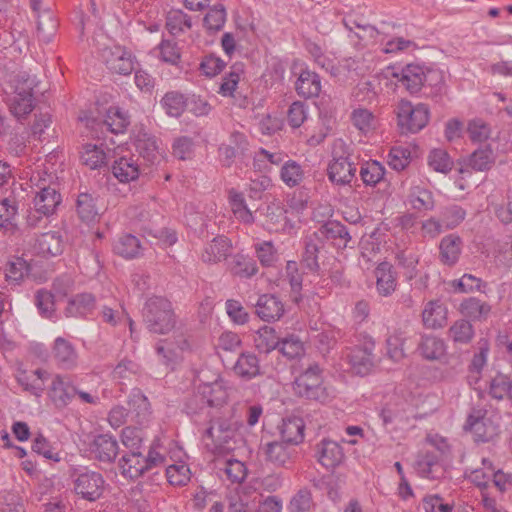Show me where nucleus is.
<instances>
[{"label":"nucleus","mask_w":512,"mask_h":512,"mask_svg":"<svg viewBox=\"0 0 512 512\" xmlns=\"http://www.w3.org/2000/svg\"><path fill=\"white\" fill-rule=\"evenodd\" d=\"M143 320L147 329L155 334H167L176 322L171 303L162 297L150 298L145 303Z\"/></svg>","instance_id":"nucleus-1"},{"label":"nucleus","mask_w":512,"mask_h":512,"mask_svg":"<svg viewBox=\"0 0 512 512\" xmlns=\"http://www.w3.org/2000/svg\"><path fill=\"white\" fill-rule=\"evenodd\" d=\"M409 404L405 399L399 396H392L382 407L380 418L385 427L407 423L409 417L407 415Z\"/></svg>","instance_id":"nucleus-12"},{"label":"nucleus","mask_w":512,"mask_h":512,"mask_svg":"<svg viewBox=\"0 0 512 512\" xmlns=\"http://www.w3.org/2000/svg\"><path fill=\"white\" fill-rule=\"evenodd\" d=\"M355 173V164L346 156L333 157L327 168L328 179L336 185L350 184Z\"/></svg>","instance_id":"nucleus-13"},{"label":"nucleus","mask_w":512,"mask_h":512,"mask_svg":"<svg viewBox=\"0 0 512 512\" xmlns=\"http://www.w3.org/2000/svg\"><path fill=\"white\" fill-rule=\"evenodd\" d=\"M374 344L355 347L348 355L353 371L358 375H367L374 366Z\"/></svg>","instance_id":"nucleus-18"},{"label":"nucleus","mask_w":512,"mask_h":512,"mask_svg":"<svg viewBox=\"0 0 512 512\" xmlns=\"http://www.w3.org/2000/svg\"><path fill=\"white\" fill-rule=\"evenodd\" d=\"M449 334L455 342L468 343L474 336V329L469 320L460 319L450 327Z\"/></svg>","instance_id":"nucleus-57"},{"label":"nucleus","mask_w":512,"mask_h":512,"mask_svg":"<svg viewBox=\"0 0 512 512\" xmlns=\"http://www.w3.org/2000/svg\"><path fill=\"white\" fill-rule=\"evenodd\" d=\"M104 478L95 471L77 473L74 479V490L77 495L88 501H96L104 491Z\"/></svg>","instance_id":"nucleus-9"},{"label":"nucleus","mask_w":512,"mask_h":512,"mask_svg":"<svg viewBox=\"0 0 512 512\" xmlns=\"http://www.w3.org/2000/svg\"><path fill=\"white\" fill-rule=\"evenodd\" d=\"M446 308L438 302H429L422 312L423 323L428 328L442 327L446 320Z\"/></svg>","instance_id":"nucleus-44"},{"label":"nucleus","mask_w":512,"mask_h":512,"mask_svg":"<svg viewBox=\"0 0 512 512\" xmlns=\"http://www.w3.org/2000/svg\"><path fill=\"white\" fill-rule=\"evenodd\" d=\"M229 268L233 275L241 278H250L258 271L256 262L242 254H237L232 258Z\"/></svg>","instance_id":"nucleus-45"},{"label":"nucleus","mask_w":512,"mask_h":512,"mask_svg":"<svg viewBox=\"0 0 512 512\" xmlns=\"http://www.w3.org/2000/svg\"><path fill=\"white\" fill-rule=\"evenodd\" d=\"M192 23L190 17L182 10H171L167 14L166 27L168 31L177 35L183 32L184 28H191Z\"/></svg>","instance_id":"nucleus-52"},{"label":"nucleus","mask_w":512,"mask_h":512,"mask_svg":"<svg viewBox=\"0 0 512 512\" xmlns=\"http://www.w3.org/2000/svg\"><path fill=\"white\" fill-rule=\"evenodd\" d=\"M408 201L412 208L418 211L432 210L435 205L432 192L419 185L410 188Z\"/></svg>","instance_id":"nucleus-38"},{"label":"nucleus","mask_w":512,"mask_h":512,"mask_svg":"<svg viewBox=\"0 0 512 512\" xmlns=\"http://www.w3.org/2000/svg\"><path fill=\"white\" fill-rule=\"evenodd\" d=\"M339 68L347 72L349 76H364L372 69V60L367 59L365 56L349 57L343 59Z\"/></svg>","instance_id":"nucleus-46"},{"label":"nucleus","mask_w":512,"mask_h":512,"mask_svg":"<svg viewBox=\"0 0 512 512\" xmlns=\"http://www.w3.org/2000/svg\"><path fill=\"white\" fill-rule=\"evenodd\" d=\"M279 341L280 338L276 335L275 329L268 326L259 329L254 338L256 349L265 354H268L272 350L278 348Z\"/></svg>","instance_id":"nucleus-42"},{"label":"nucleus","mask_w":512,"mask_h":512,"mask_svg":"<svg viewBox=\"0 0 512 512\" xmlns=\"http://www.w3.org/2000/svg\"><path fill=\"white\" fill-rule=\"evenodd\" d=\"M228 397L227 389L224 381L216 379L211 383H203L198 386L197 393L188 398L186 402L187 412L190 414L197 413V407H193V401H200L207 404L208 407L220 406L226 402Z\"/></svg>","instance_id":"nucleus-7"},{"label":"nucleus","mask_w":512,"mask_h":512,"mask_svg":"<svg viewBox=\"0 0 512 512\" xmlns=\"http://www.w3.org/2000/svg\"><path fill=\"white\" fill-rule=\"evenodd\" d=\"M385 174L384 167L377 161L367 162L360 169V176L364 184L375 186Z\"/></svg>","instance_id":"nucleus-54"},{"label":"nucleus","mask_w":512,"mask_h":512,"mask_svg":"<svg viewBox=\"0 0 512 512\" xmlns=\"http://www.w3.org/2000/svg\"><path fill=\"white\" fill-rule=\"evenodd\" d=\"M494 163L493 151L489 146L477 149L469 158V166L476 171L489 170Z\"/></svg>","instance_id":"nucleus-51"},{"label":"nucleus","mask_w":512,"mask_h":512,"mask_svg":"<svg viewBox=\"0 0 512 512\" xmlns=\"http://www.w3.org/2000/svg\"><path fill=\"white\" fill-rule=\"evenodd\" d=\"M462 239L455 234L443 237L439 244V259L444 265L453 266L459 260L462 251Z\"/></svg>","instance_id":"nucleus-23"},{"label":"nucleus","mask_w":512,"mask_h":512,"mask_svg":"<svg viewBox=\"0 0 512 512\" xmlns=\"http://www.w3.org/2000/svg\"><path fill=\"white\" fill-rule=\"evenodd\" d=\"M60 202V194L50 187H42L35 195L33 201L36 212L44 216L52 214Z\"/></svg>","instance_id":"nucleus-31"},{"label":"nucleus","mask_w":512,"mask_h":512,"mask_svg":"<svg viewBox=\"0 0 512 512\" xmlns=\"http://www.w3.org/2000/svg\"><path fill=\"white\" fill-rule=\"evenodd\" d=\"M102 59L113 74L130 75L134 67V57L121 46L107 47L102 50Z\"/></svg>","instance_id":"nucleus-10"},{"label":"nucleus","mask_w":512,"mask_h":512,"mask_svg":"<svg viewBox=\"0 0 512 512\" xmlns=\"http://www.w3.org/2000/svg\"><path fill=\"white\" fill-rule=\"evenodd\" d=\"M439 459L440 455L433 451L421 452L417 456L415 467L421 476L434 479L437 477L436 472L440 467Z\"/></svg>","instance_id":"nucleus-39"},{"label":"nucleus","mask_w":512,"mask_h":512,"mask_svg":"<svg viewBox=\"0 0 512 512\" xmlns=\"http://www.w3.org/2000/svg\"><path fill=\"white\" fill-rule=\"evenodd\" d=\"M14 95L10 100V111L21 122L34 108L33 90L37 85L34 76L28 72H19L12 80Z\"/></svg>","instance_id":"nucleus-2"},{"label":"nucleus","mask_w":512,"mask_h":512,"mask_svg":"<svg viewBox=\"0 0 512 512\" xmlns=\"http://www.w3.org/2000/svg\"><path fill=\"white\" fill-rule=\"evenodd\" d=\"M226 21V11L222 4L215 5L205 15L204 26L211 31L220 30Z\"/></svg>","instance_id":"nucleus-62"},{"label":"nucleus","mask_w":512,"mask_h":512,"mask_svg":"<svg viewBox=\"0 0 512 512\" xmlns=\"http://www.w3.org/2000/svg\"><path fill=\"white\" fill-rule=\"evenodd\" d=\"M418 349L425 359L437 360L444 355L445 344L436 336L424 335L421 338Z\"/></svg>","instance_id":"nucleus-40"},{"label":"nucleus","mask_w":512,"mask_h":512,"mask_svg":"<svg viewBox=\"0 0 512 512\" xmlns=\"http://www.w3.org/2000/svg\"><path fill=\"white\" fill-rule=\"evenodd\" d=\"M296 395L309 400L324 402L328 398L323 385L322 369L317 363L310 364L293 382Z\"/></svg>","instance_id":"nucleus-3"},{"label":"nucleus","mask_w":512,"mask_h":512,"mask_svg":"<svg viewBox=\"0 0 512 512\" xmlns=\"http://www.w3.org/2000/svg\"><path fill=\"white\" fill-rule=\"evenodd\" d=\"M499 417L488 415L484 407H474L468 415L464 428L474 435L476 442H488L499 433Z\"/></svg>","instance_id":"nucleus-6"},{"label":"nucleus","mask_w":512,"mask_h":512,"mask_svg":"<svg viewBox=\"0 0 512 512\" xmlns=\"http://www.w3.org/2000/svg\"><path fill=\"white\" fill-rule=\"evenodd\" d=\"M168 482L174 486H183L190 480V469L186 464H173L166 468Z\"/></svg>","instance_id":"nucleus-61"},{"label":"nucleus","mask_w":512,"mask_h":512,"mask_svg":"<svg viewBox=\"0 0 512 512\" xmlns=\"http://www.w3.org/2000/svg\"><path fill=\"white\" fill-rule=\"evenodd\" d=\"M278 349L288 359H295L304 353L303 343L295 335L280 339Z\"/></svg>","instance_id":"nucleus-58"},{"label":"nucleus","mask_w":512,"mask_h":512,"mask_svg":"<svg viewBox=\"0 0 512 512\" xmlns=\"http://www.w3.org/2000/svg\"><path fill=\"white\" fill-rule=\"evenodd\" d=\"M135 147L139 155L149 163H154L159 156L157 139L152 134L140 130L135 135Z\"/></svg>","instance_id":"nucleus-32"},{"label":"nucleus","mask_w":512,"mask_h":512,"mask_svg":"<svg viewBox=\"0 0 512 512\" xmlns=\"http://www.w3.org/2000/svg\"><path fill=\"white\" fill-rule=\"evenodd\" d=\"M257 316L266 322L279 320L284 314V304L272 294L261 295L255 305Z\"/></svg>","instance_id":"nucleus-16"},{"label":"nucleus","mask_w":512,"mask_h":512,"mask_svg":"<svg viewBox=\"0 0 512 512\" xmlns=\"http://www.w3.org/2000/svg\"><path fill=\"white\" fill-rule=\"evenodd\" d=\"M114 250L124 258H135L141 251L140 240L131 234H126L115 243Z\"/></svg>","instance_id":"nucleus-47"},{"label":"nucleus","mask_w":512,"mask_h":512,"mask_svg":"<svg viewBox=\"0 0 512 512\" xmlns=\"http://www.w3.org/2000/svg\"><path fill=\"white\" fill-rule=\"evenodd\" d=\"M160 103L167 115L175 118L180 117L187 107V99L177 91L167 92Z\"/></svg>","instance_id":"nucleus-41"},{"label":"nucleus","mask_w":512,"mask_h":512,"mask_svg":"<svg viewBox=\"0 0 512 512\" xmlns=\"http://www.w3.org/2000/svg\"><path fill=\"white\" fill-rule=\"evenodd\" d=\"M77 388L71 383L68 377L56 375L50 387V398L58 407H63L74 398Z\"/></svg>","instance_id":"nucleus-20"},{"label":"nucleus","mask_w":512,"mask_h":512,"mask_svg":"<svg viewBox=\"0 0 512 512\" xmlns=\"http://www.w3.org/2000/svg\"><path fill=\"white\" fill-rule=\"evenodd\" d=\"M18 212V204L14 196L10 195L0 201V227L13 226V221Z\"/></svg>","instance_id":"nucleus-53"},{"label":"nucleus","mask_w":512,"mask_h":512,"mask_svg":"<svg viewBox=\"0 0 512 512\" xmlns=\"http://www.w3.org/2000/svg\"><path fill=\"white\" fill-rule=\"evenodd\" d=\"M317 457L323 467L334 469L342 463L344 452L337 442L324 439L317 445Z\"/></svg>","instance_id":"nucleus-19"},{"label":"nucleus","mask_w":512,"mask_h":512,"mask_svg":"<svg viewBox=\"0 0 512 512\" xmlns=\"http://www.w3.org/2000/svg\"><path fill=\"white\" fill-rule=\"evenodd\" d=\"M429 166L441 173H447L452 169L453 162L448 153L442 149H434L428 157Z\"/></svg>","instance_id":"nucleus-60"},{"label":"nucleus","mask_w":512,"mask_h":512,"mask_svg":"<svg viewBox=\"0 0 512 512\" xmlns=\"http://www.w3.org/2000/svg\"><path fill=\"white\" fill-rule=\"evenodd\" d=\"M286 275L289 280L290 286H291V292L293 294L292 300L296 304L303 303L304 298L300 294V291L302 289V275L298 271V266L295 261H288L286 264Z\"/></svg>","instance_id":"nucleus-50"},{"label":"nucleus","mask_w":512,"mask_h":512,"mask_svg":"<svg viewBox=\"0 0 512 512\" xmlns=\"http://www.w3.org/2000/svg\"><path fill=\"white\" fill-rule=\"evenodd\" d=\"M305 423L301 417L293 416L283 419L279 426L282 440L286 444L298 445L304 440Z\"/></svg>","instance_id":"nucleus-26"},{"label":"nucleus","mask_w":512,"mask_h":512,"mask_svg":"<svg viewBox=\"0 0 512 512\" xmlns=\"http://www.w3.org/2000/svg\"><path fill=\"white\" fill-rule=\"evenodd\" d=\"M105 124L109 127L113 133H122L129 125L128 116L120 109H110L105 119Z\"/></svg>","instance_id":"nucleus-63"},{"label":"nucleus","mask_w":512,"mask_h":512,"mask_svg":"<svg viewBox=\"0 0 512 512\" xmlns=\"http://www.w3.org/2000/svg\"><path fill=\"white\" fill-rule=\"evenodd\" d=\"M246 136L238 131L231 133L229 143H223L219 147V159L223 166L230 167L239 154L247 150Z\"/></svg>","instance_id":"nucleus-15"},{"label":"nucleus","mask_w":512,"mask_h":512,"mask_svg":"<svg viewBox=\"0 0 512 512\" xmlns=\"http://www.w3.org/2000/svg\"><path fill=\"white\" fill-rule=\"evenodd\" d=\"M76 212L81 221L90 224L99 217L97 197L93 193L81 192L76 200Z\"/></svg>","instance_id":"nucleus-30"},{"label":"nucleus","mask_w":512,"mask_h":512,"mask_svg":"<svg viewBox=\"0 0 512 512\" xmlns=\"http://www.w3.org/2000/svg\"><path fill=\"white\" fill-rule=\"evenodd\" d=\"M232 249V244L226 236L215 237L204 249L202 260L206 263H218L225 260Z\"/></svg>","instance_id":"nucleus-29"},{"label":"nucleus","mask_w":512,"mask_h":512,"mask_svg":"<svg viewBox=\"0 0 512 512\" xmlns=\"http://www.w3.org/2000/svg\"><path fill=\"white\" fill-rule=\"evenodd\" d=\"M424 75V94L432 98L441 96L445 89V79L443 71L437 68L424 67Z\"/></svg>","instance_id":"nucleus-36"},{"label":"nucleus","mask_w":512,"mask_h":512,"mask_svg":"<svg viewBox=\"0 0 512 512\" xmlns=\"http://www.w3.org/2000/svg\"><path fill=\"white\" fill-rule=\"evenodd\" d=\"M392 76L411 95H416L423 89L425 75L424 66L422 65L415 63L407 64L401 69L395 70Z\"/></svg>","instance_id":"nucleus-11"},{"label":"nucleus","mask_w":512,"mask_h":512,"mask_svg":"<svg viewBox=\"0 0 512 512\" xmlns=\"http://www.w3.org/2000/svg\"><path fill=\"white\" fill-rule=\"evenodd\" d=\"M90 451L98 461L112 463L119 453V445L113 436L101 434L94 438Z\"/></svg>","instance_id":"nucleus-14"},{"label":"nucleus","mask_w":512,"mask_h":512,"mask_svg":"<svg viewBox=\"0 0 512 512\" xmlns=\"http://www.w3.org/2000/svg\"><path fill=\"white\" fill-rule=\"evenodd\" d=\"M303 175L301 166L293 160L285 162L281 168V179L289 187L297 186L302 181Z\"/></svg>","instance_id":"nucleus-56"},{"label":"nucleus","mask_w":512,"mask_h":512,"mask_svg":"<svg viewBox=\"0 0 512 512\" xmlns=\"http://www.w3.org/2000/svg\"><path fill=\"white\" fill-rule=\"evenodd\" d=\"M229 204L234 216L245 224L254 222V216L251 210L247 207L244 194L231 189L228 195Z\"/></svg>","instance_id":"nucleus-37"},{"label":"nucleus","mask_w":512,"mask_h":512,"mask_svg":"<svg viewBox=\"0 0 512 512\" xmlns=\"http://www.w3.org/2000/svg\"><path fill=\"white\" fill-rule=\"evenodd\" d=\"M95 297L90 293H83L77 295L75 298L69 301V305L66 308V315L69 316H85L94 309Z\"/></svg>","instance_id":"nucleus-43"},{"label":"nucleus","mask_w":512,"mask_h":512,"mask_svg":"<svg viewBox=\"0 0 512 512\" xmlns=\"http://www.w3.org/2000/svg\"><path fill=\"white\" fill-rule=\"evenodd\" d=\"M324 248V242L318 233H313L305 238V247L302 255V264L311 272H319V253Z\"/></svg>","instance_id":"nucleus-22"},{"label":"nucleus","mask_w":512,"mask_h":512,"mask_svg":"<svg viewBox=\"0 0 512 512\" xmlns=\"http://www.w3.org/2000/svg\"><path fill=\"white\" fill-rule=\"evenodd\" d=\"M295 90L305 99L317 97L321 91L319 75L308 69L302 70L295 82Z\"/></svg>","instance_id":"nucleus-24"},{"label":"nucleus","mask_w":512,"mask_h":512,"mask_svg":"<svg viewBox=\"0 0 512 512\" xmlns=\"http://www.w3.org/2000/svg\"><path fill=\"white\" fill-rule=\"evenodd\" d=\"M344 26L350 31V38H356L355 45L366 47L374 42L379 35V31L370 24H361L356 20L343 19Z\"/></svg>","instance_id":"nucleus-25"},{"label":"nucleus","mask_w":512,"mask_h":512,"mask_svg":"<svg viewBox=\"0 0 512 512\" xmlns=\"http://www.w3.org/2000/svg\"><path fill=\"white\" fill-rule=\"evenodd\" d=\"M115 178L121 183H129L140 175V164L134 156H123L116 159L111 167Z\"/></svg>","instance_id":"nucleus-21"},{"label":"nucleus","mask_w":512,"mask_h":512,"mask_svg":"<svg viewBox=\"0 0 512 512\" xmlns=\"http://www.w3.org/2000/svg\"><path fill=\"white\" fill-rule=\"evenodd\" d=\"M233 370L244 380H251L261 374L259 359L251 352H243L238 357Z\"/></svg>","instance_id":"nucleus-33"},{"label":"nucleus","mask_w":512,"mask_h":512,"mask_svg":"<svg viewBox=\"0 0 512 512\" xmlns=\"http://www.w3.org/2000/svg\"><path fill=\"white\" fill-rule=\"evenodd\" d=\"M376 290L379 295L388 297L396 290L397 273L389 262H381L374 270Z\"/></svg>","instance_id":"nucleus-17"},{"label":"nucleus","mask_w":512,"mask_h":512,"mask_svg":"<svg viewBox=\"0 0 512 512\" xmlns=\"http://www.w3.org/2000/svg\"><path fill=\"white\" fill-rule=\"evenodd\" d=\"M56 29L57 23L49 10H45L41 15H38L37 32L42 41L49 42Z\"/></svg>","instance_id":"nucleus-55"},{"label":"nucleus","mask_w":512,"mask_h":512,"mask_svg":"<svg viewBox=\"0 0 512 512\" xmlns=\"http://www.w3.org/2000/svg\"><path fill=\"white\" fill-rule=\"evenodd\" d=\"M466 211L458 205H450L441 210V220L446 229H454L465 219Z\"/></svg>","instance_id":"nucleus-59"},{"label":"nucleus","mask_w":512,"mask_h":512,"mask_svg":"<svg viewBox=\"0 0 512 512\" xmlns=\"http://www.w3.org/2000/svg\"><path fill=\"white\" fill-rule=\"evenodd\" d=\"M81 160L90 169H97L106 164V154L97 145L86 144L81 152Z\"/></svg>","instance_id":"nucleus-49"},{"label":"nucleus","mask_w":512,"mask_h":512,"mask_svg":"<svg viewBox=\"0 0 512 512\" xmlns=\"http://www.w3.org/2000/svg\"><path fill=\"white\" fill-rule=\"evenodd\" d=\"M459 311L467 319L483 321L486 320L490 314L491 306L476 297H469L461 302Z\"/></svg>","instance_id":"nucleus-34"},{"label":"nucleus","mask_w":512,"mask_h":512,"mask_svg":"<svg viewBox=\"0 0 512 512\" xmlns=\"http://www.w3.org/2000/svg\"><path fill=\"white\" fill-rule=\"evenodd\" d=\"M53 357L60 367L71 369L76 366L78 355L68 340L58 337L54 341Z\"/></svg>","instance_id":"nucleus-28"},{"label":"nucleus","mask_w":512,"mask_h":512,"mask_svg":"<svg viewBox=\"0 0 512 512\" xmlns=\"http://www.w3.org/2000/svg\"><path fill=\"white\" fill-rule=\"evenodd\" d=\"M164 461L160 453L150 448L146 456L142 451L125 452L118 461V467L124 477L134 480L151 468L163 464Z\"/></svg>","instance_id":"nucleus-4"},{"label":"nucleus","mask_w":512,"mask_h":512,"mask_svg":"<svg viewBox=\"0 0 512 512\" xmlns=\"http://www.w3.org/2000/svg\"><path fill=\"white\" fill-rule=\"evenodd\" d=\"M286 445L283 440L282 442L272 441L263 444L260 450L266 461L276 466H285L291 458V452Z\"/></svg>","instance_id":"nucleus-35"},{"label":"nucleus","mask_w":512,"mask_h":512,"mask_svg":"<svg viewBox=\"0 0 512 512\" xmlns=\"http://www.w3.org/2000/svg\"><path fill=\"white\" fill-rule=\"evenodd\" d=\"M64 242L61 235L55 231L41 234L35 242V249L43 257H54L63 252Z\"/></svg>","instance_id":"nucleus-27"},{"label":"nucleus","mask_w":512,"mask_h":512,"mask_svg":"<svg viewBox=\"0 0 512 512\" xmlns=\"http://www.w3.org/2000/svg\"><path fill=\"white\" fill-rule=\"evenodd\" d=\"M240 424L233 418L219 417L211 421L205 432V436L212 439L215 447L221 450H232L231 445Z\"/></svg>","instance_id":"nucleus-8"},{"label":"nucleus","mask_w":512,"mask_h":512,"mask_svg":"<svg viewBox=\"0 0 512 512\" xmlns=\"http://www.w3.org/2000/svg\"><path fill=\"white\" fill-rule=\"evenodd\" d=\"M128 405L135 411L137 422L142 423L150 414V404L140 389H134L129 396Z\"/></svg>","instance_id":"nucleus-48"},{"label":"nucleus","mask_w":512,"mask_h":512,"mask_svg":"<svg viewBox=\"0 0 512 512\" xmlns=\"http://www.w3.org/2000/svg\"><path fill=\"white\" fill-rule=\"evenodd\" d=\"M398 126L401 133H417L429 122L430 111L426 104L413 106L408 100L402 99L396 107Z\"/></svg>","instance_id":"nucleus-5"},{"label":"nucleus","mask_w":512,"mask_h":512,"mask_svg":"<svg viewBox=\"0 0 512 512\" xmlns=\"http://www.w3.org/2000/svg\"><path fill=\"white\" fill-rule=\"evenodd\" d=\"M142 431L134 427H126L122 430V443L128 449L127 452L141 451Z\"/></svg>","instance_id":"nucleus-64"}]
</instances>
